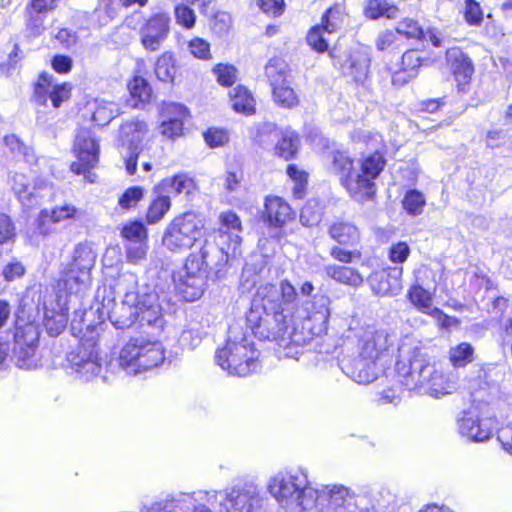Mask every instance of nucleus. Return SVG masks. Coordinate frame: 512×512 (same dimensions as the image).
Segmentation results:
<instances>
[{"label": "nucleus", "mask_w": 512, "mask_h": 512, "mask_svg": "<svg viewBox=\"0 0 512 512\" xmlns=\"http://www.w3.org/2000/svg\"><path fill=\"white\" fill-rule=\"evenodd\" d=\"M330 302L324 294L300 302L296 288L285 279L279 286L257 289L246 320L260 340L275 341L283 348L304 346L326 332Z\"/></svg>", "instance_id": "1"}, {"label": "nucleus", "mask_w": 512, "mask_h": 512, "mask_svg": "<svg viewBox=\"0 0 512 512\" xmlns=\"http://www.w3.org/2000/svg\"><path fill=\"white\" fill-rule=\"evenodd\" d=\"M267 491L287 509L311 510L324 507L328 503L330 512H356V496L341 484L324 485L313 488L305 470L300 468L283 469L272 475L267 483Z\"/></svg>", "instance_id": "2"}, {"label": "nucleus", "mask_w": 512, "mask_h": 512, "mask_svg": "<svg viewBox=\"0 0 512 512\" xmlns=\"http://www.w3.org/2000/svg\"><path fill=\"white\" fill-rule=\"evenodd\" d=\"M117 288L124 293L120 304H116L109 314V319L116 329L130 328L137 321L141 327L152 326L161 329L164 324L163 304L170 303L168 293L158 291L156 287L137 285V276L133 273L123 274Z\"/></svg>", "instance_id": "3"}, {"label": "nucleus", "mask_w": 512, "mask_h": 512, "mask_svg": "<svg viewBox=\"0 0 512 512\" xmlns=\"http://www.w3.org/2000/svg\"><path fill=\"white\" fill-rule=\"evenodd\" d=\"M331 171L340 177L341 184L347 189L351 197L358 202H365L373 198L376 193L374 180L384 169L386 160L379 152H375L360 162L359 170L353 165V160L346 152L334 151L331 153Z\"/></svg>", "instance_id": "4"}, {"label": "nucleus", "mask_w": 512, "mask_h": 512, "mask_svg": "<svg viewBox=\"0 0 512 512\" xmlns=\"http://www.w3.org/2000/svg\"><path fill=\"white\" fill-rule=\"evenodd\" d=\"M396 375L398 382L407 390L434 398L451 394L456 389V383L436 369L420 350H415L408 360L397 361Z\"/></svg>", "instance_id": "5"}, {"label": "nucleus", "mask_w": 512, "mask_h": 512, "mask_svg": "<svg viewBox=\"0 0 512 512\" xmlns=\"http://www.w3.org/2000/svg\"><path fill=\"white\" fill-rule=\"evenodd\" d=\"M241 237L221 232L219 236L206 237L198 251H192L186 259H193L203 273L211 280L223 279L229 267L230 258L241 254Z\"/></svg>", "instance_id": "6"}, {"label": "nucleus", "mask_w": 512, "mask_h": 512, "mask_svg": "<svg viewBox=\"0 0 512 512\" xmlns=\"http://www.w3.org/2000/svg\"><path fill=\"white\" fill-rule=\"evenodd\" d=\"M229 330L226 345L216 351L215 361L229 375L246 377L260 369L259 352L245 335L232 338Z\"/></svg>", "instance_id": "7"}, {"label": "nucleus", "mask_w": 512, "mask_h": 512, "mask_svg": "<svg viewBox=\"0 0 512 512\" xmlns=\"http://www.w3.org/2000/svg\"><path fill=\"white\" fill-rule=\"evenodd\" d=\"M206 503L218 512H260L265 498L260 488L253 483L237 485L230 490L200 492Z\"/></svg>", "instance_id": "8"}, {"label": "nucleus", "mask_w": 512, "mask_h": 512, "mask_svg": "<svg viewBox=\"0 0 512 512\" xmlns=\"http://www.w3.org/2000/svg\"><path fill=\"white\" fill-rule=\"evenodd\" d=\"M165 359L160 342L132 338L121 349L118 362L128 375H137L159 366Z\"/></svg>", "instance_id": "9"}, {"label": "nucleus", "mask_w": 512, "mask_h": 512, "mask_svg": "<svg viewBox=\"0 0 512 512\" xmlns=\"http://www.w3.org/2000/svg\"><path fill=\"white\" fill-rule=\"evenodd\" d=\"M204 223L199 215L186 212L176 216L166 227L163 246L173 253H182L191 249L203 234Z\"/></svg>", "instance_id": "10"}, {"label": "nucleus", "mask_w": 512, "mask_h": 512, "mask_svg": "<svg viewBox=\"0 0 512 512\" xmlns=\"http://www.w3.org/2000/svg\"><path fill=\"white\" fill-rule=\"evenodd\" d=\"M96 253L87 243L75 246L72 261L68 264L62 280L70 294L83 292L90 282L91 270L95 265Z\"/></svg>", "instance_id": "11"}, {"label": "nucleus", "mask_w": 512, "mask_h": 512, "mask_svg": "<svg viewBox=\"0 0 512 512\" xmlns=\"http://www.w3.org/2000/svg\"><path fill=\"white\" fill-rule=\"evenodd\" d=\"M13 339V357L16 365L27 370L35 368L38 362L36 357L38 327L32 322L20 324L17 320Z\"/></svg>", "instance_id": "12"}, {"label": "nucleus", "mask_w": 512, "mask_h": 512, "mask_svg": "<svg viewBox=\"0 0 512 512\" xmlns=\"http://www.w3.org/2000/svg\"><path fill=\"white\" fill-rule=\"evenodd\" d=\"M74 152L77 161L71 164L72 172L78 175L83 174L89 182H93L94 174L90 170L98 162L99 145L90 130L80 129L78 131L74 141Z\"/></svg>", "instance_id": "13"}, {"label": "nucleus", "mask_w": 512, "mask_h": 512, "mask_svg": "<svg viewBox=\"0 0 512 512\" xmlns=\"http://www.w3.org/2000/svg\"><path fill=\"white\" fill-rule=\"evenodd\" d=\"M208 279L193 259H186L178 278L174 279L175 289L184 301L193 302L203 295Z\"/></svg>", "instance_id": "14"}, {"label": "nucleus", "mask_w": 512, "mask_h": 512, "mask_svg": "<svg viewBox=\"0 0 512 512\" xmlns=\"http://www.w3.org/2000/svg\"><path fill=\"white\" fill-rule=\"evenodd\" d=\"M68 361L78 377L84 381L93 380L102 370L95 342L87 341L81 343L68 355Z\"/></svg>", "instance_id": "15"}, {"label": "nucleus", "mask_w": 512, "mask_h": 512, "mask_svg": "<svg viewBox=\"0 0 512 512\" xmlns=\"http://www.w3.org/2000/svg\"><path fill=\"white\" fill-rule=\"evenodd\" d=\"M147 131V124L138 119L126 121L120 127L119 138L121 144L129 151L126 159V171L129 175H133L136 172L137 158L142 149V143Z\"/></svg>", "instance_id": "16"}, {"label": "nucleus", "mask_w": 512, "mask_h": 512, "mask_svg": "<svg viewBox=\"0 0 512 512\" xmlns=\"http://www.w3.org/2000/svg\"><path fill=\"white\" fill-rule=\"evenodd\" d=\"M171 19L166 12H157L151 15L140 28V42L145 50L158 51L170 33Z\"/></svg>", "instance_id": "17"}, {"label": "nucleus", "mask_w": 512, "mask_h": 512, "mask_svg": "<svg viewBox=\"0 0 512 512\" xmlns=\"http://www.w3.org/2000/svg\"><path fill=\"white\" fill-rule=\"evenodd\" d=\"M445 59L458 91L467 92L474 74V64L471 58L459 47H451L446 50Z\"/></svg>", "instance_id": "18"}, {"label": "nucleus", "mask_w": 512, "mask_h": 512, "mask_svg": "<svg viewBox=\"0 0 512 512\" xmlns=\"http://www.w3.org/2000/svg\"><path fill=\"white\" fill-rule=\"evenodd\" d=\"M330 56L334 59V65L339 66L343 74L351 76L356 82H363L367 78L371 61L367 51L356 49L345 54L342 59L333 50L330 51Z\"/></svg>", "instance_id": "19"}, {"label": "nucleus", "mask_w": 512, "mask_h": 512, "mask_svg": "<svg viewBox=\"0 0 512 512\" xmlns=\"http://www.w3.org/2000/svg\"><path fill=\"white\" fill-rule=\"evenodd\" d=\"M340 368L344 374L359 384H369L377 379L375 361L361 355L344 357L340 361Z\"/></svg>", "instance_id": "20"}, {"label": "nucleus", "mask_w": 512, "mask_h": 512, "mask_svg": "<svg viewBox=\"0 0 512 512\" xmlns=\"http://www.w3.org/2000/svg\"><path fill=\"white\" fill-rule=\"evenodd\" d=\"M458 432L472 442H485L492 437V429L487 420H481L471 411H464L457 421Z\"/></svg>", "instance_id": "21"}, {"label": "nucleus", "mask_w": 512, "mask_h": 512, "mask_svg": "<svg viewBox=\"0 0 512 512\" xmlns=\"http://www.w3.org/2000/svg\"><path fill=\"white\" fill-rule=\"evenodd\" d=\"M295 217V212L281 197L268 196L265 199L263 219L271 228L281 229Z\"/></svg>", "instance_id": "22"}, {"label": "nucleus", "mask_w": 512, "mask_h": 512, "mask_svg": "<svg viewBox=\"0 0 512 512\" xmlns=\"http://www.w3.org/2000/svg\"><path fill=\"white\" fill-rule=\"evenodd\" d=\"M203 492L202 490L193 492L192 494L181 493L170 499H166L161 502H155L150 506L146 507L143 512H189L193 507V510L198 505H195L198 501H205V496H199L198 493Z\"/></svg>", "instance_id": "23"}, {"label": "nucleus", "mask_w": 512, "mask_h": 512, "mask_svg": "<svg viewBox=\"0 0 512 512\" xmlns=\"http://www.w3.org/2000/svg\"><path fill=\"white\" fill-rule=\"evenodd\" d=\"M389 345L390 335L387 331L367 329L359 340V352L376 361Z\"/></svg>", "instance_id": "24"}, {"label": "nucleus", "mask_w": 512, "mask_h": 512, "mask_svg": "<svg viewBox=\"0 0 512 512\" xmlns=\"http://www.w3.org/2000/svg\"><path fill=\"white\" fill-rule=\"evenodd\" d=\"M164 115L167 119L161 124V132L163 135L174 138L181 135L183 123L188 116V109L180 103H170L164 108Z\"/></svg>", "instance_id": "25"}, {"label": "nucleus", "mask_w": 512, "mask_h": 512, "mask_svg": "<svg viewBox=\"0 0 512 512\" xmlns=\"http://www.w3.org/2000/svg\"><path fill=\"white\" fill-rule=\"evenodd\" d=\"M328 234L338 245L355 247L359 244L361 234L358 227L352 222L338 220L328 228Z\"/></svg>", "instance_id": "26"}, {"label": "nucleus", "mask_w": 512, "mask_h": 512, "mask_svg": "<svg viewBox=\"0 0 512 512\" xmlns=\"http://www.w3.org/2000/svg\"><path fill=\"white\" fill-rule=\"evenodd\" d=\"M299 147V135L294 130L287 128L281 132V137L275 145L274 152L276 156L288 161L296 157Z\"/></svg>", "instance_id": "27"}, {"label": "nucleus", "mask_w": 512, "mask_h": 512, "mask_svg": "<svg viewBox=\"0 0 512 512\" xmlns=\"http://www.w3.org/2000/svg\"><path fill=\"white\" fill-rule=\"evenodd\" d=\"M12 189L19 201L26 207L38 205V194L34 187H31L28 178L21 173L12 176Z\"/></svg>", "instance_id": "28"}, {"label": "nucleus", "mask_w": 512, "mask_h": 512, "mask_svg": "<svg viewBox=\"0 0 512 512\" xmlns=\"http://www.w3.org/2000/svg\"><path fill=\"white\" fill-rule=\"evenodd\" d=\"M408 299L422 313L439 318L444 313L436 307H432V297L429 291L420 285L412 286L408 291Z\"/></svg>", "instance_id": "29"}, {"label": "nucleus", "mask_w": 512, "mask_h": 512, "mask_svg": "<svg viewBox=\"0 0 512 512\" xmlns=\"http://www.w3.org/2000/svg\"><path fill=\"white\" fill-rule=\"evenodd\" d=\"M160 188L163 192L169 194L188 195L195 189V182L188 174L178 173L163 179L160 183Z\"/></svg>", "instance_id": "30"}, {"label": "nucleus", "mask_w": 512, "mask_h": 512, "mask_svg": "<svg viewBox=\"0 0 512 512\" xmlns=\"http://www.w3.org/2000/svg\"><path fill=\"white\" fill-rule=\"evenodd\" d=\"M324 271L328 277L345 285L359 287L363 283L360 273L348 266L330 264L325 266Z\"/></svg>", "instance_id": "31"}, {"label": "nucleus", "mask_w": 512, "mask_h": 512, "mask_svg": "<svg viewBox=\"0 0 512 512\" xmlns=\"http://www.w3.org/2000/svg\"><path fill=\"white\" fill-rule=\"evenodd\" d=\"M119 114L120 108L117 103L106 100H96L92 120L98 126H105Z\"/></svg>", "instance_id": "32"}, {"label": "nucleus", "mask_w": 512, "mask_h": 512, "mask_svg": "<svg viewBox=\"0 0 512 512\" xmlns=\"http://www.w3.org/2000/svg\"><path fill=\"white\" fill-rule=\"evenodd\" d=\"M364 12L365 16L372 20L379 19L380 17L395 19L398 16L399 9L387 1L368 0Z\"/></svg>", "instance_id": "33"}, {"label": "nucleus", "mask_w": 512, "mask_h": 512, "mask_svg": "<svg viewBox=\"0 0 512 512\" xmlns=\"http://www.w3.org/2000/svg\"><path fill=\"white\" fill-rule=\"evenodd\" d=\"M173 53L164 52L155 63V75L164 83H172L176 75V64Z\"/></svg>", "instance_id": "34"}, {"label": "nucleus", "mask_w": 512, "mask_h": 512, "mask_svg": "<svg viewBox=\"0 0 512 512\" xmlns=\"http://www.w3.org/2000/svg\"><path fill=\"white\" fill-rule=\"evenodd\" d=\"M231 106L239 113L251 114L254 111V99L243 86H237L230 92Z\"/></svg>", "instance_id": "35"}, {"label": "nucleus", "mask_w": 512, "mask_h": 512, "mask_svg": "<svg viewBox=\"0 0 512 512\" xmlns=\"http://www.w3.org/2000/svg\"><path fill=\"white\" fill-rule=\"evenodd\" d=\"M474 360V348L468 342H462L451 347L449 361L454 368H463Z\"/></svg>", "instance_id": "36"}, {"label": "nucleus", "mask_w": 512, "mask_h": 512, "mask_svg": "<svg viewBox=\"0 0 512 512\" xmlns=\"http://www.w3.org/2000/svg\"><path fill=\"white\" fill-rule=\"evenodd\" d=\"M131 97L135 100L133 106L147 103L152 95V89L146 79L140 76L134 77L128 84Z\"/></svg>", "instance_id": "37"}, {"label": "nucleus", "mask_w": 512, "mask_h": 512, "mask_svg": "<svg viewBox=\"0 0 512 512\" xmlns=\"http://www.w3.org/2000/svg\"><path fill=\"white\" fill-rule=\"evenodd\" d=\"M171 208V200L168 195H158L148 207L146 221L148 224H156L164 218Z\"/></svg>", "instance_id": "38"}, {"label": "nucleus", "mask_w": 512, "mask_h": 512, "mask_svg": "<svg viewBox=\"0 0 512 512\" xmlns=\"http://www.w3.org/2000/svg\"><path fill=\"white\" fill-rule=\"evenodd\" d=\"M121 7H123L120 0H99L95 8V14L98 22L101 25H106L111 22L118 15Z\"/></svg>", "instance_id": "39"}, {"label": "nucleus", "mask_w": 512, "mask_h": 512, "mask_svg": "<svg viewBox=\"0 0 512 512\" xmlns=\"http://www.w3.org/2000/svg\"><path fill=\"white\" fill-rule=\"evenodd\" d=\"M274 101L284 107L292 108L298 104V97L287 81L272 87Z\"/></svg>", "instance_id": "40"}, {"label": "nucleus", "mask_w": 512, "mask_h": 512, "mask_svg": "<svg viewBox=\"0 0 512 512\" xmlns=\"http://www.w3.org/2000/svg\"><path fill=\"white\" fill-rule=\"evenodd\" d=\"M287 65L280 58H272L265 66V74L271 87L284 84L286 80Z\"/></svg>", "instance_id": "41"}, {"label": "nucleus", "mask_w": 512, "mask_h": 512, "mask_svg": "<svg viewBox=\"0 0 512 512\" xmlns=\"http://www.w3.org/2000/svg\"><path fill=\"white\" fill-rule=\"evenodd\" d=\"M426 204L425 196L422 192L416 189L408 190L402 200V205L409 215L417 216L423 212Z\"/></svg>", "instance_id": "42"}, {"label": "nucleus", "mask_w": 512, "mask_h": 512, "mask_svg": "<svg viewBox=\"0 0 512 512\" xmlns=\"http://www.w3.org/2000/svg\"><path fill=\"white\" fill-rule=\"evenodd\" d=\"M343 20V9L340 5H336L326 10L322 16L321 25L325 33L331 34L340 28Z\"/></svg>", "instance_id": "43"}, {"label": "nucleus", "mask_w": 512, "mask_h": 512, "mask_svg": "<svg viewBox=\"0 0 512 512\" xmlns=\"http://www.w3.org/2000/svg\"><path fill=\"white\" fill-rule=\"evenodd\" d=\"M44 326L48 334L56 337L61 334L67 326V317L60 312H46L44 317Z\"/></svg>", "instance_id": "44"}, {"label": "nucleus", "mask_w": 512, "mask_h": 512, "mask_svg": "<svg viewBox=\"0 0 512 512\" xmlns=\"http://www.w3.org/2000/svg\"><path fill=\"white\" fill-rule=\"evenodd\" d=\"M287 174L294 182V186L292 188L293 195L299 199L303 198L307 184V173L300 170L297 165L289 164L287 166Z\"/></svg>", "instance_id": "45"}, {"label": "nucleus", "mask_w": 512, "mask_h": 512, "mask_svg": "<svg viewBox=\"0 0 512 512\" xmlns=\"http://www.w3.org/2000/svg\"><path fill=\"white\" fill-rule=\"evenodd\" d=\"M221 227L218 232L213 234L212 236H219L221 230L223 232H228L231 236L239 235L238 233L241 231V220L238 215L232 211L223 212L219 216Z\"/></svg>", "instance_id": "46"}, {"label": "nucleus", "mask_w": 512, "mask_h": 512, "mask_svg": "<svg viewBox=\"0 0 512 512\" xmlns=\"http://www.w3.org/2000/svg\"><path fill=\"white\" fill-rule=\"evenodd\" d=\"M52 80L53 76L47 73H42L39 76L34 91V100L38 105H46L48 99H50Z\"/></svg>", "instance_id": "47"}, {"label": "nucleus", "mask_w": 512, "mask_h": 512, "mask_svg": "<svg viewBox=\"0 0 512 512\" xmlns=\"http://www.w3.org/2000/svg\"><path fill=\"white\" fill-rule=\"evenodd\" d=\"M121 235L127 243L147 241V230L141 222H131L122 228Z\"/></svg>", "instance_id": "48"}, {"label": "nucleus", "mask_w": 512, "mask_h": 512, "mask_svg": "<svg viewBox=\"0 0 512 512\" xmlns=\"http://www.w3.org/2000/svg\"><path fill=\"white\" fill-rule=\"evenodd\" d=\"M125 249L127 261L132 264H139L146 259L148 244L147 241L126 243Z\"/></svg>", "instance_id": "49"}, {"label": "nucleus", "mask_w": 512, "mask_h": 512, "mask_svg": "<svg viewBox=\"0 0 512 512\" xmlns=\"http://www.w3.org/2000/svg\"><path fill=\"white\" fill-rule=\"evenodd\" d=\"M174 15L176 23L186 29H191L195 26L196 15L193 9L186 4H178L174 8Z\"/></svg>", "instance_id": "50"}, {"label": "nucleus", "mask_w": 512, "mask_h": 512, "mask_svg": "<svg viewBox=\"0 0 512 512\" xmlns=\"http://www.w3.org/2000/svg\"><path fill=\"white\" fill-rule=\"evenodd\" d=\"M236 68L230 64H217L213 68V73L215 74L217 81L219 84L223 86H232L236 81Z\"/></svg>", "instance_id": "51"}, {"label": "nucleus", "mask_w": 512, "mask_h": 512, "mask_svg": "<svg viewBox=\"0 0 512 512\" xmlns=\"http://www.w3.org/2000/svg\"><path fill=\"white\" fill-rule=\"evenodd\" d=\"M144 190L140 186H132L124 191L118 200V204L122 209H130L137 205L143 198Z\"/></svg>", "instance_id": "52"}, {"label": "nucleus", "mask_w": 512, "mask_h": 512, "mask_svg": "<svg viewBox=\"0 0 512 512\" xmlns=\"http://www.w3.org/2000/svg\"><path fill=\"white\" fill-rule=\"evenodd\" d=\"M26 28L32 36H39L44 29V13L26 7Z\"/></svg>", "instance_id": "53"}, {"label": "nucleus", "mask_w": 512, "mask_h": 512, "mask_svg": "<svg viewBox=\"0 0 512 512\" xmlns=\"http://www.w3.org/2000/svg\"><path fill=\"white\" fill-rule=\"evenodd\" d=\"M324 32L322 25H317L311 28L307 35V43L317 52H325L328 49L327 40L323 35Z\"/></svg>", "instance_id": "54"}, {"label": "nucleus", "mask_w": 512, "mask_h": 512, "mask_svg": "<svg viewBox=\"0 0 512 512\" xmlns=\"http://www.w3.org/2000/svg\"><path fill=\"white\" fill-rule=\"evenodd\" d=\"M465 21L471 26H479L483 21V12L480 4L475 0H465Z\"/></svg>", "instance_id": "55"}, {"label": "nucleus", "mask_w": 512, "mask_h": 512, "mask_svg": "<svg viewBox=\"0 0 512 512\" xmlns=\"http://www.w3.org/2000/svg\"><path fill=\"white\" fill-rule=\"evenodd\" d=\"M4 143L12 152L23 155L28 162L33 160L34 155L31 153V148L25 145L16 135L5 136Z\"/></svg>", "instance_id": "56"}, {"label": "nucleus", "mask_w": 512, "mask_h": 512, "mask_svg": "<svg viewBox=\"0 0 512 512\" xmlns=\"http://www.w3.org/2000/svg\"><path fill=\"white\" fill-rule=\"evenodd\" d=\"M16 228L11 218L0 213V245L7 244L15 240Z\"/></svg>", "instance_id": "57"}, {"label": "nucleus", "mask_w": 512, "mask_h": 512, "mask_svg": "<svg viewBox=\"0 0 512 512\" xmlns=\"http://www.w3.org/2000/svg\"><path fill=\"white\" fill-rule=\"evenodd\" d=\"M395 31L398 36L404 35L407 38H422L424 32L419 24L412 19L401 21Z\"/></svg>", "instance_id": "58"}, {"label": "nucleus", "mask_w": 512, "mask_h": 512, "mask_svg": "<svg viewBox=\"0 0 512 512\" xmlns=\"http://www.w3.org/2000/svg\"><path fill=\"white\" fill-rule=\"evenodd\" d=\"M71 94V87L66 84H55L52 82V87L50 91V100L54 108L60 107L62 102L69 99Z\"/></svg>", "instance_id": "59"}, {"label": "nucleus", "mask_w": 512, "mask_h": 512, "mask_svg": "<svg viewBox=\"0 0 512 512\" xmlns=\"http://www.w3.org/2000/svg\"><path fill=\"white\" fill-rule=\"evenodd\" d=\"M204 139L210 147H220L228 142V134L223 129L210 128L204 133Z\"/></svg>", "instance_id": "60"}, {"label": "nucleus", "mask_w": 512, "mask_h": 512, "mask_svg": "<svg viewBox=\"0 0 512 512\" xmlns=\"http://www.w3.org/2000/svg\"><path fill=\"white\" fill-rule=\"evenodd\" d=\"M179 342L182 347L192 350L201 343V333L197 328H187L182 331Z\"/></svg>", "instance_id": "61"}, {"label": "nucleus", "mask_w": 512, "mask_h": 512, "mask_svg": "<svg viewBox=\"0 0 512 512\" xmlns=\"http://www.w3.org/2000/svg\"><path fill=\"white\" fill-rule=\"evenodd\" d=\"M78 209L73 205H63L53 208L49 211V216L53 223H59L76 216Z\"/></svg>", "instance_id": "62"}, {"label": "nucleus", "mask_w": 512, "mask_h": 512, "mask_svg": "<svg viewBox=\"0 0 512 512\" xmlns=\"http://www.w3.org/2000/svg\"><path fill=\"white\" fill-rule=\"evenodd\" d=\"M52 224L54 223L51 221L49 211L47 209L41 210L36 219V233L44 237L52 234L54 232Z\"/></svg>", "instance_id": "63"}, {"label": "nucleus", "mask_w": 512, "mask_h": 512, "mask_svg": "<svg viewBox=\"0 0 512 512\" xmlns=\"http://www.w3.org/2000/svg\"><path fill=\"white\" fill-rule=\"evenodd\" d=\"M190 52L197 58L209 59L210 58V45L207 41L201 38H195L189 43Z\"/></svg>", "instance_id": "64"}]
</instances>
